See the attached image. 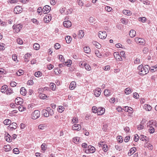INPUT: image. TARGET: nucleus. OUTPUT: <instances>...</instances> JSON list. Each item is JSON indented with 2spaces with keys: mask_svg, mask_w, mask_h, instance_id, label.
Listing matches in <instances>:
<instances>
[{
  "mask_svg": "<svg viewBox=\"0 0 157 157\" xmlns=\"http://www.w3.org/2000/svg\"><path fill=\"white\" fill-rule=\"evenodd\" d=\"M105 112V109L102 107H99L98 108V114L101 115L104 114Z\"/></svg>",
  "mask_w": 157,
  "mask_h": 157,
  "instance_id": "ddd939ff",
  "label": "nucleus"
},
{
  "mask_svg": "<svg viewBox=\"0 0 157 157\" xmlns=\"http://www.w3.org/2000/svg\"><path fill=\"white\" fill-rule=\"evenodd\" d=\"M76 86V83L75 82L72 81L70 83L69 88L70 90H72L75 89Z\"/></svg>",
  "mask_w": 157,
  "mask_h": 157,
  "instance_id": "6ab92c4d",
  "label": "nucleus"
},
{
  "mask_svg": "<svg viewBox=\"0 0 157 157\" xmlns=\"http://www.w3.org/2000/svg\"><path fill=\"white\" fill-rule=\"evenodd\" d=\"M7 88L8 86L6 85L3 86L1 89V92L3 93H5Z\"/></svg>",
  "mask_w": 157,
  "mask_h": 157,
  "instance_id": "7c9ffc66",
  "label": "nucleus"
},
{
  "mask_svg": "<svg viewBox=\"0 0 157 157\" xmlns=\"http://www.w3.org/2000/svg\"><path fill=\"white\" fill-rule=\"evenodd\" d=\"M33 47L35 50H37L39 49L40 45L38 43H35L33 44Z\"/></svg>",
  "mask_w": 157,
  "mask_h": 157,
  "instance_id": "58836bf2",
  "label": "nucleus"
},
{
  "mask_svg": "<svg viewBox=\"0 0 157 157\" xmlns=\"http://www.w3.org/2000/svg\"><path fill=\"white\" fill-rule=\"evenodd\" d=\"M95 53L96 55V56L99 58H101V55L99 53L98 50H97L95 51Z\"/></svg>",
  "mask_w": 157,
  "mask_h": 157,
  "instance_id": "6e6d98bb",
  "label": "nucleus"
},
{
  "mask_svg": "<svg viewBox=\"0 0 157 157\" xmlns=\"http://www.w3.org/2000/svg\"><path fill=\"white\" fill-rule=\"evenodd\" d=\"M19 110L21 112H22L26 110V108L23 105H20L18 107Z\"/></svg>",
  "mask_w": 157,
  "mask_h": 157,
  "instance_id": "c03bdc74",
  "label": "nucleus"
},
{
  "mask_svg": "<svg viewBox=\"0 0 157 157\" xmlns=\"http://www.w3.org/2000/svg\"><path fill=\"white\" fill-rule=\"evenodd\" d=\"M39 97L40 98L43 99H46L48 98L47 96L44 94H39Z\"/></svg>",
  "mask_w": 157,
  "mask_h": 157,
  "instance_id": "4c0bfd02",
  "label": "nucleus"
},
{
  "mask_svg": "<svg viewBox=\"0 0 157 157\" xmlns=\"http://www.w3.org/2000/svg\"><path fill=\"white\" fill-rule=\"evenodd\" d=\"M84 35V33L83 30H80L79 31L78 34V36L79 38H82Z\"/></svg>",
  "mask_w": 157,
  "mask_h": 157,
  "instance_id": "5701e85b",
  "label": "nucleus"
},
{
  "mask_svg": "<svg viewBox=\"0 0 157 157\" xmlns=\"http://www.w3.org/2000/svg\"><path fill=\"white\" fill-rule=\"evenodd\" d=\"M13 91L12 89L10 88H7V90H6V94L8 95H9L13 93Z\"/></svg>",
  "mask_w": 157,
  "mask_h": 157,
  "instance_id": "c85d7f7f",
  "label": "nucleus"
},
{
  "mask_svg": "<svg viewBox=\"0 0 157 157\" xmlns=\"http://www.w3.org/2000/svg\"><path fill=\"white\" fill-rule=\"evenodd\" d=\"M52 17L50 14L46 15L44 18V21L46 23H48L51 21Z\"/></svg>",
  "mask_w": 157,
  "mask_h": 157,
  "instance_id": "9d476101",
  "label": "nucleus"
},
{
  "mask_svg": "<svg viewBox=\"0 0 157 157\" xmlns=\"http://www.w3.org/2000/svg\"><path fill=\"white\" fill-rule=\"evenodd\" d=\"M59 59L62 62L64 61V59L63 56L62 55H59Z\"/></svg>",
  "mask_w": 157,
  "mask_h": 157,
  "instance_id": "774afa93",
  "label": "nucleus"
},
{
  "mask_svg": "<svg viewBox=\"0 0 157 157\" xmlns=\"http://www.w3.org/2000/svg\"><path fill=\"white\" fill-rule=\"evenodd\" d=\"M23 100L20 97H18L15 100V102L16 104L17 105H21L23 103Z\"/></svg>",
  "mask_w": 157,
  "mask_h": 157,
  "instance_id": "4468645a",
  "label": "nucleus"
},
{
  "mask_svg": "<svg viewBox=\"0 0 157 157\" xmlns=\"http://www.w3.org/2000/svg\"><path fill=\"white\" fill-rule=\"evenodd\" d=\"M123 109L126 112H128L130 113H132L133 112V109L132 108L130 107H128L127 106L124 107Z\"/></svg>",
  "mask_w": 157,
  "mask_h": 157,
  "instance_id": "f8f14e48",
  "label": "nucleus"
},
{
  "mask_svg": "<svg viewBox=\"0 0 157 157\" xmlns=\"http://www.w3.org/2000/svg\"><path fill=\"white\" fill-rule=\"evenodd\" d=\"M98 36L101 39H105L106 36L107 34H106V32L105 31H99L98 33Z\"/></svg>",
  "mask_w": 157,
  "mask_h": 157,
  "instance_id": "423d86ee",
  "label": "nucleus"
},
{
  "mask_svg": "<svg viewBox=\"0 0 157 157\" xmlns=\"http://www.w3.org/2000/svg\"><path fill=\"white\" fill-rule=\"evenodd\" d=\"M11 121L9 119H6L3 122L4 124L6 125H8L11 123Z\"/></svg>",
  "mask_w": 157,
  "mask_h": 157,
  "instance_id": "79ce46f5",
  "label": "nucleus"
},
{
  "mask_svg": "<svg viewBox=\"0 0 157 157\" xmlns=\"http://www.w3.org/2000/svg\"><path fill=\"white\" fill-rule=\"evenodd\" d=\"M3 148L6 151H8L11 149V147L9 145H4Z\"/></svg>",
  "mask_w": 157,
  "mask_h": 157,
  "instance_id": "2f4dec72",
  "label": "nucleus"
},
{
  "mask_svg": "<svg viewBox=\"0 0 157 157\" xmlns=\"http://www.w3.org/2000/svg\"><path fill=\"white\" fill-rule=\"evenodd\" d=\"M35 76L36 77H40L42 75V73L40 71L36 72L34 74Z\"/></svg>",
  "mask_w": 157,
  "mask_h": 157,
  "instance_id": "de8ad7c7",
  "label": "nucleus"
},
{
  "mask_svg": "<svg viewBox=\"0 0 157 157\" xmlns=\"http://www.w3.org/2000/svg\"><path fill=\"white\" fill-rule=\"evenodd\" d=\"M135 40L137 44L142 45H144L145 43V40L142 38L136 37L135 39Z\"/></svg>",
  "mask_w": 157,
  "mask_h": 157,
  "instance_id": "20e7f679",
  "label": "nucleus"
},
{
  "mask_svg": "<svg viewBox=\"0 0 157 157\" xmlns=\"http://www.w3.org/2000/svg\"><path fill=\"white\" fill-rule=\"evenodd\" d=\"M72 128L74 130L79 131L81 129V126L80 124H74L72 126Z\"/></svg>",
  "mask_w": 157,
  "mask_h": 157,
  "instance_id": "2eb2a0df",
  "label": "nucleus"
},
{
  "mask_svg": "<svg viewBox=\"0 0 157 157\" xmlns=\"http://www.w3.org/2000/svg\"><path fill=\"white\" fill-rule=\"evenodd\" d=\"M113 56L117 60L121 61L122 60L121 56L119 55V52H114L113 53Z\"/></svg>",
  "mask_w": 157,
  "mask_h": 157,
  "instance_id": "6e6552de",
  "label": "nucleus"
},
{
  "mask_svg": "<svg viewBox=\"0 0 157 157\" xmlns=\"http://www.w3.org/2000/svg\"><path fill=\"white\" fill-rule=\"evenodd\" d=\"M40 116V112L38 110H35L32 114L31 117L33 119H36Z\"/></svg>",
  "mask_w": 157,
  "mask_h": 157,
  "instance_id": "f03ea898",
  "label": "nucleus"
},
{
  "mask_svg": "<svg viewBox=\"0 0 157 157\" xmlns=\"http://www.w3.org/2000/svg\"><path fill=\"white\" fill-rule=\"evenodd\" d=\"M50 88H51L52 90H55L56 88V85L55 84L53 83H51L49 85Z\"/></svg>",
  "mask_w": 157,
  "mask_h": 157,
  "instance_id": "e433bc0d",
  "label": "nucleus"
},
{
  "mask_svg": "<svg viewBox=\"0 0 157 157\" xmlns=\"http://www.w3.org/2000/svg\"><path fill=\"white\" fill-rule=\"evenodd\" d=\"M140 138V136L139 137L137 134H136L134 135V140L135 142H137L139 139Z\"/></svg>",
  "mask_w": 157,
  "mask_h": 157,
  "instance_id": "69168bd1",
  "label": "nucleus"
},
{
  "mask_svg": "<svg viewBox=\"0 0 157 157\" xmlns=\"http://www.w3.org/2000/svg\"><path fill=\"white\" fill-rule=\"evenodd\" d=\"M42 113L43 114L44 116L45 117H48L49 116V113L47 109H43L42 111Z\"/></svg>",
  "mask_w": 157,
  "mask_h": 157,
  "instance_id": "393cba45",
  "label": "nucleus"
},
{
  "mask_svg": "<svg viewBox=\"0 0 157 157\" xmlns=\"http://www.w3.org/2000/svg\"><path fill=\"white\" fill-rule=\"evenodd\" d=\"M10 136L8 134L5 137L6 140L8 142H11V140L10 139Z\"/></svg>",
  "mask_w": 157,
  "mask_h": 157,
  "instance_id": "13d9d810",
  "label": "nucleus"
},
{
  "mask_svg": "<svg viewBox=\"0 0 157 157\" xmlns=\"http://www.w3.org/2000/svg\"><path fill=\"white\" fill-rule=\"evenodd\" d=\"M83 49L85 53H88L90 52V49L88 46H86Z\"/></svg>",
  "mask_w": 157,
  "mask_h": 157,
  "instance_id": "a19ab883",
  "label": "nucleus"
},
{
  "mask_svg": "<svg viewBox=\"0 0 157 157\" xmlns=\"http://www.w3.org/2000/svg\"><path fill=\"white\" fill-rule=\"evenodd\" d=\"M13 152L14 153L17 154L19 153V150L17 148H15L13 150Z\"/></svg>",
  "mask_w": 157,
  "mask_h": 157,
  "instance_id": "052dcab7",
  "label": "nucleus"
},
{
  "mask_svg": "<svg viewBox=\"0 0 157 157\" xmlns=\"http://www.w3.org/2000/svg\"><path fill=\"white\" fill-rule=\"evenodd\" d=\"M63 25L65 27H69L71 25V22L69 20L64 21L63 22Z\"/></svg>",
  "mask_w": 157,
  "mask_h": 157,
  "instance_id": "dca6fc26",
  "label": "nucleus"
},
{
  "mask_svg": "<svg viewBox=\"0 0 157 157\" xmlns=\"http://www.w3.org/2000/svg\"><path fill=\"white\" fill-rule=\"evenodd\" d=\"M136 149L135 147H133L131 148L129 150V152L128 153V155L129 156H130L132 154H133L136 151Z\"/></svg>",
  "mask_w": 157,
  "mask_h": 157,
  "instance_id": "f3484780",
  "label": "nucleus"
},
{
  "mask_svg": "<svg viewBox=\"0 0 157 157\" xmlns=\"http://www.w3.org/2000/svg\"><path fill=\"white\" fill-rule=\"evenodd\" d=\"M124 92L126 94H129L131 93V91L129 88H127L125 89Z\"/></svg>",
  "mask_w": 157,
  "mask_h": 157,
  "instance_id": "49530a36",
  "label": "nucleus"
},
{
  "mask_svg": "<svg viewBox=\"0 0 157 157\" xmlns=\"http://www.w3.org/2000/svg\"><path fill=\"white\" fill-rule=\"evenodd\" d=\"M121 22L124 24L126 25L128 24V21L124 18H122L121 20Z\"/></svg>",
  "mask_w": 157,
  "mask_h": 157,
  "instance_id": "bf43d9fd",
  "label": "nucleus"
},
{
  "mask_svg": "<svg viewBox=\"0 0 157 157\" xmlns=\"http://www.w3.org/2000/svg\"><path fill=\"white\" fill-rule=\"evenodd\" d=\"M117 139L118 142L120 143H121L123 141L122 137L120 136H118L117 137Z\"/></svg>",
  "mask_w": 157,
  "mask_h": 157,
  "instance_id": "4d7b16f0",
  "label": "nucleus"
},
{
  "mask_svg": "<svg viewBox=\"0 0 157 157\" xmlns=\"http://www.w3.org/2000/svg\"><path fill=\"white\" fill-rule=\"evenodd\" d=\"M123 13L124 14L128 16H130L132 14L131 11L130 10H123Z\"/></svg>",
  "mask_w": 157,
  "mask_h": 157,
  "instance_id": "72a5a7b5",
  "label": "nucleus"
},
{
  "mask_svg": "<svg viewBox=\"0 0 157 157\" xmlns=\"http://www.w3.org/2000/svg\"><path fill=\"white\" fill-rule=\"evenodd\" d=\"M54 47L56 49H58L60 48V45L59 43H57L54 45Z\"/></svg>",
  "mask_w": 157,
  "mask_h": 157,
  "instance_id": "e2e57ef3",
  "label": "nucleus"
},
{
  "mask_svg": "<svg viewBox=\"0 0 157 157\" xmlns=\"http://www.w3.org/2000/svg\"><path fill=\"white\" fill-rule=\"evenodd\" d=\"M22 11V8L18 6H16L14 9V12L16 14L21 13Z\"/></svg>",
  "mask_w": 157,
  "mask_h": 157,
  "instance_id": "0eeeda50",
  "label": "nucleus"
},
{
  "mask_svg": "<svg viewBox=\"0 0 157 157\" xmlns=\"http://www.w3.org/2000/svg\"><path fill=\"white\" fill-rule=\"evenodd\" d=\"M95 149L94 147L91 145H89L86 150L85 152L87 153H94L95 152Z\"/></svg>",
  "mask_w": 157,
  "mask_h": 157,
  "instance_id": "39448f33",
  "label": "nucleus"
},
{
  "mask_svg": "<svg viewBox=\"0 0 157 157\" xmlns=\"http://www.w3.org/2000/svg\"><path fill=\"white\" fill-rule=\"evenodd\" d=\"M20 92L21 94L23 95H25L26 94V90L24 87H22L20 89Z\"/></svg>",
  "mask_w": 157,
  "mask_h": 157,
  "instance_id": "412c9836",
  "label": "nucleus"
},
{
  "mask_svg": "<svg viewBox=\"0 0 157 157\" xmlns=\"http://www.w3.org/2000/svg\"><path fill=\"white\" fill-rule=\"evenodd\" d=\"M72 124H75L78 123V119L77 118H76L75 117H74L72 119Z\"/></svg>",
  "mask_w": 157,
  "mask_h": 157,
  "instance_id": "37998d69",
  "label": "nucleus"
},
{
  "mask_svg": "<svg viewBox=\"0 0 157 157\" xmlns=\"http://www.w3.org/2000/svg\"><path fill=\"white\" fill-rule=\"evenodd\" d=\"M92 43L93 45H94L96 48L98 49H100L101 48V44L98 43V42L96 41H93L92 42Z\"/></svg>",
  "mask_w": 157,
  "mask_h": 157,
  "instance_id": "a878e982",
  "label": "nucleus"
},
{
  "mask_svg": "<svg viewBox=\"0 0 157 157\" xmlns=\"http://www.w3.org/2000/svg\"><path fill=\"white\" fill-rule=\"evenodd\" d=\"M65 39L67 43V44H69L71 41V38L70 36H67L65 37Z\"/></svg>",
  "mask_w": 157,
  "mask_h": 157,
  "instance_id": "f704fd0d",
  "label": "nucleus"
},
{
  "mask_svg": "<svg viewBox=\"0 0 157 157\" xmlns=\"http://www.w3.org/2000/svg\"><path fill=\"white\" fill-rule=\"evenodd\" d=\"M105 9L108 12H110L112 10V8L109 6H105Z\"/></svg>",
  "mask_w": 157,
  "mask_h": 157,
  "instance_id": "338daca9",
  "label": "nucleus"
},
{
  "mask_svg": "<svg viewBox=\"0 0 157 157\" xmlns=\"http://www.w3.org/2000/svg\"><path fill=\"white\" fill-rule=\"evenodd\" d=\"M51 9V7L48 5L44 6L43 8V11L44 14L47 13L49 12Z\"/></svg>",
  "mask_w": 157,
  "mask_h": 157,
  "instance_id": "1a4fd4ad",
  "label": "nucleus"
},
{
  "mask_svg": "<svg viewBox=\"0 0 157 157\" xmlns=\"http://www.w3.org/2000/svg\"><path fill=\"white\" fill-rule=\"evenodd\" d=\"M104 94L105 96H109L111 95L112 94L110 91L108 89L105 90L104 91Z\"/></svg>",
  "mask_w": 157,
  "mask_h": 157,
  "instance_id": "c756f323",
  "label": "nucleus"
},
{
  "mask_svg": "<svg viewBox=\"0 0 157 157\" xmlns=\"http://www.w3.org/2000/svg\"><path fill=\"white\" fill-rule=\"evenodd\" d=\"M140 139L142 141H148L149 138L147 136L142 135H141L140 136Z\"/></svg>",
  "mask_w": 157,
  "mask_h": 157,
  "instance_id": "aec40b11",
  "label": "nucleus"
},
{
  "mask_svg": "<svg viewBox=\"0 0 157 157\" xmlns=\"http://www.w3.org/2000/svg\"><path fill=\"white\" fill-rule=\"evenodd\" d=\"M47 124L46 123H44L40 124L38 126V128L41 130H44L46 128Z\"/></svg>",
  "mask_w": 157,
  "mask_h": 157,
  "instance_id": "a211bd4d",
  "label": "nucleus"
},
{
  "mask_svg": "<svg viewBox=\"0 0 157 157\" xmlns=\"http://www.w3.org/2000/svg\"><path fill=\"white\" fill-rule=\"evenodd\" d=\"M17 124L15 123H13L9 126V127L10 128V130H13L17 128Z\"/></svg>",
  "mask_w": 157,
  "mask_h": 157,
  "instance_id": "4be33fe9",
  "label": "nucleus"
},
{
  "mask_svg": "<svg viewBox=\"0 0 157 157\" xmlns=\"http://www.w3.org/2000/svg\"><path fill=\"white\" fill-rule=\"evenodd\" d=\"M138 69L140 75H144L148 72L150 67L148 65H145L143 67L142 65H140L138 67Z\"/></svg>",
  "mask_w": 157,
  "mask_h": 157,
  "instance_id": "f257e3e1",
  "label": "nucleus"
},
{
  "mask_svg": "<svg viewBox=\"0 0 157 157\" xmlns=\"http://www.w3.org/2000/svg\"><path fill=\"white\" fill-rule=\"evenodd\" d=\"M24 73V71L22 70H19L17 72V75L18 76H20Z\"/></svg>",
  "mask_w": 157,
  "mask_h": 157,
  "instance_id": "3c124183",
  "label": "nucleus"
},
{
  "mask_svg": "<svg viewBox=\"0 0 157 157\" xmlns=\"http://www.w3.org/2000/svg\"><path fill=\"white\" fill-rule=\"evenodd\" d=\"M72 63V61L71 60H69L68 61L63 63V64L64 65L67 66L68 67H69L71 66Z\"/></svg>",
  "mask_w": 157,
  "mask_h": 157,
  "instance_id": "ea45409f",
  "label": "nucleus"
},
{
  "mask_svg": "<svg viewBox=\"0 0 157 157\" xmlns=\"http://www.w3.org/2000/svg\"><path fill=\"white\" fill-rule=\"evenodd\" d=\"M84 67L85 69L87 71H90L91 69V67L90 65L86 63H85L84 64Z\"/></svg>",
  "mask_w": 157,
  "mask_h": 157,
  "instance_id": "bb28decb",
  "label": "nucleus"
},
{
  "mask_svg": "<svg viewBox=\"0 0 157 157\" xmlns=\"http://www.w3.org/2000/svg\"><path fill=\"white\" fill-rule=\"evenodd\" d=\"M79 137H74L73 138V142L76 144H78L79 143Z\"/></svg>",
  "mask_w": 157,
  "mask_h": 157,
  "instance_id": "c9c22d12",
  "label": "nucleus"
},
{
  "mask_svg": "<svg viewBox=\"0 0 157 157\" xmlns=\"http://www.w3.org/2000/svg\"><path fill=\"white\" fill-rule=\"evenodd\" d=\"M17 43L19 44H22L23 43L22 40L20 38L17 39Z\"/></svg>",
  "mask_w": 157,
  "mask_h": 157,
  "instance_id": "0e129e2a",
  "label": "nucleus"
},
{
  "mask_svg": "<svg viewBox=\"0 0 157 157\" xmlns=\"http://www.w3.org/2000/svg\"><path fill=\"white\" fill-rule=\"evenodd\" d=\"M64 108L62 106H60L57 109L59 113H62L64 110Z\"/></svg>",
  "mask_w": 157,
  "mask_h": 157,
  "instance_id": "a18cd8bd",
  "label": "nucleus"
},
{
  "mask_svg": "<svg viewBox=\"0 0 157 157\" xmlns=\"http://www.w3.org/2000/svg\"><path fill=\"white\" fill-rule=\"evenodd\" d=\"M145 109L146 110L150 111L151 109V107L148 105H145Z\"/></svg>",
  "mask_w": 157,
  "mask_h": 157,
  "instance_id": "09e8293b",
  "label": "nucleus"
},
{
  "mask_svg": "<svg viewBox=\"0 0 157 157\" xmlns=\"http://www.w3.org/2000/svg\"><path fill=\"white\" fill-rule=\"evenodd\" d=\"M149 127L150 128L149 129V132L150 133H153L155 131V129L152 127L151 126V125H150Z\"/></svg>",
  "mask_w": 157,
  "mask_h": 157,
  "instance_id": "864d4df0",
  "label": "nucleus"
},
{
  "mask_svg": "<svg viewBox=\"0 0 157 157\" xmlns=\"http://www.w3.org/2000/svg\"><path fill=\"white\" fill-rule=\"evenodd\" d=\"M102 149L104 151H107L108 149L107 145L106 144H103L102 147Z\"/></svg>",
  "mask_w": 157,
  "mask_h": 157,
  "instance_id": "8fccbe9b",
  "label": "nucleus"
},
{
  "mask_svg": "<svg viewBox=\"0 0 157 157\" xmlns=\"http://www.w3.org/2000/svg\"><path fill=\"white\" fill-rule=\"evenodd\" d=\"M94 95L96 97H98L100 95L101 90L100 88H97L94 91Z\"/></svg>",
  "mask_w": 157,
  "mask_h": 157,
  "instance_id": "9b49d317",
  "label": "nucleus"
},
{
  "mask_svg": "<svg viewBox=\"0 0 157 157\" xmlns=\"http://www.w3.org/2000/svg\"><path fill=\"white\" fill-rule=\"evenodd\" d=\"M147 126L154 125L157 127V122H154L153 120L150 121L149 122L147 123Z\"/></svg>",
  "mask_w": 157,
  "mask_h": 157,
  "instance_id": "cd10ccee",
  "label": "nucleus"
},
{
  "mask_svg": "<svg viewBox=\"0 0 157 157\" xmlns=\"http://www.w3.org/2000/svg\"><path fill=\"white\" fill-rule=\"evenodd\" d=\"M47 109L48 110V111L49 113V115L50 116H52L54 114L53 110L52 109H51L50 107H47Z\"/></svg>",
  "mask_w": 157,
  "mask_h": 157,
  "instance_id": "473e14b6",
  "label": "nucleus"
},
{
  "mask_svg": "<svg viewBox=\"0 0 157 157\" xmlns=\"http://www.w3.org/2000/svg\"><path fill=\"white\" fill-rule=\"evenodd\" d=\"M12 58L16 62H17L18 61L17 59V56L15 54H13L12 55Z\"/></svg>",
  "mask_w": 157,
  "mask_h": 157,
  "instance_id": "680f3d73",
  "label": "nucleus"
},
{
  "mask_svg": "<svg viewBox=\"0 0 157 157\" xmlns=\"http://www.w3.org/2000/svg\"><path fill=\"white\" fill-rule=\"evenodd\" d=\"M92 111L94 113H97L98 108H97V107L96 106H94L92 107Z\"/></svg>",
  "mask_w": 157,
  "mask_h": 157,
  "instance_id": "603ef678",
  "label": "nucleus"
},
{
  "mask_svg": "<svg viewBox=\"0 0 157 157\" xmlns=\"http://www.w3.org/2000/svg\"><path fill=\"white\" fill-rule=\"evenodd\" d=\"M136 34V31L134 30H131L129 33V35L131 37H134Z\"/></svg>",
  "mask_w": 157,
  "mask_h": 157,
  "instance_id": "b1692460",
  "label": "nucleus"
},
{
  "mask_svg": "<svg viewBox=\"0 0 157 157\" xmlns=\"http://www.w3.org/2000/svg\"><path fill=\"white\" fill-rule=\"evenodd\" d=\"M46 144L45 143H43L41 145V149L44 151L46 150L47 147H46Z\"/></svg>",
  "mask_w": 157,
  "mask_h": 157,
  "instance_id": "5fc2aeb1",
  "label": "nucleus"
},
{
  "mask_svg": "<svg viewBox=\"0 0 157 157\" xmlns=\"http://www.w3.org/2000/svg\"><path fill=\"white\" fill-rule=\"evenodd\" d=\"M22 27V25L21 24L14 25L13 26V29L15 30V32L18 33L21 29Z\"/></svg>",
  "mask_w": 157,
  "mask_h": 157,
  "instance_id": "7ed1b4c3",
  "label": "nucleus"
}]
</instances>
